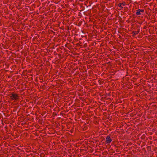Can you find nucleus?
<instances>
[{
    "label": "nucleus",
    "mask_w": 157,
    "mask_h": 157,
    "mask_svg": "<svg viewBox=\"0 0 157 157\" xmlns=\"http://www.w3.org/2000/svg\"><path fill=\"white\" fill-rule=\"evenodd\" d=\"M133 33L135 35H136L138 33V32L137 31H135L133 32Z\"/></svg>",
    "instance_id": "5"
},
{
    "label": "nucleus",
    "mask_w": 157,
    "mask_h": 157,
    "mask_svg": "<svg viewBox=\"0 0 157 157\" xmlns=\"http://www.w3.org/2000/svg\"><path fill=\"white\" fill-rule=\"evenodd\" d=\"M112 141V139L109 136H107L106 138V144H109L111 143Z\"/></svg>",
    "instance_id": "2"
},
{
    "label": "nucleus",
    "mask_w": 157,
    "mask_h": 157,
    "mask_svg": "<svg viewBox=\"0 0 157 157\" xmlns=\"http://www.w3.org/2000/svg\"><path fill=\"white\" fill-rule=\"evenodd\" d=\"M10 97L12 100H17L18 98V96L17 94H12L10 96Z\"/></svg>",
    "instance_id": "1"
},
{
    "label": "nucleus",
    "mask_w": 157,
    "mask_h": 157,
    "mask_svg": "<svg viewBox=\"0 0 157 157\" xmlns=\"http://www.w3.org/2000/svg\"><path fill=\"white\" fill-rule=\"evenodd\" d=\"M144 12V10L143 9H139L136 10V14L139 15L141 14V13Z\"/></svg>",
    "instance_id": "3"
},
{
    "label": "nucleus",
    "mask_w": 157,
    "mask_h": 157,
    "mask_svg": "<svg viewBox=\"0 0 157 157\" xmlns=\"http://www.w3.org/2000/svg\"><path fill=\"white\" fill-rule=\"evenodd\" d=\"M125 5V3L124 2H123L122 3H120L118 4V6L121 9L123 8V6H124Z\"/></svg>",
    "instance_id": "4"
}]
</instances>
